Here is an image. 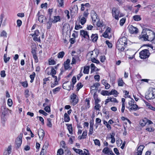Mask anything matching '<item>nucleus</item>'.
<instances>
[{
  "label": "nucleus",
  "mask_w": 155,
  "mask_h": 155,
  "mask_svg": "<svg viewBox=\"0 0 155 155\" xmlns=\"http://www.w3.org/2000/svg\"><path fill=\"white\" fill-rule=\"evenodd\" d=\"M139 37L142 41H151L155 38V33L148 28L144 29Z\"/></svg>",
  "instance_id": "f257e3e1"
},
{
  "label": "nucleus",
  "mask_w": 155,
  "mask_h": 155,
  "mask_svg": "<svg viewBox=\"0 0 155 155\" xmlns=\"http://www.w3.org/2000/svg\"><path fill=\"white\" fill-rule=\"evenodd\" d=\"M127 44V39L125 37H120L117 41L116 47L120 51H123Z\"/></svg>",
  "instance_id": "f03ea898"
},
{
  "label": "nucleus",
  "mask_w": 155,
  "mask_h": 155,
  "mask_svg": "<svg viewBox=\"0 0 155 155\" xmlns=\"http://www.w3.org/2000/svg\"><path fill=\"white\" fill-rule=\"evenodd\" d=\"M145 98L147 100H152L155 98V88H151L149 89L145 95Z\"/></svg>",
  "instance_id": "7ed1b4c3"
},
{
  "label": "nucleus",
  "mask_w": 155,
  "mask_h": 155,
  "mask_svg": "<svg viewBox=\"0 0 155 155\" xmlns=\"http://www.w3.org/2000/svg\"><path fill=\"white\" fill-rule=\"evenodd\" d=\"M120 10L119 8L114 7L112 8V14L113 17L117 20H119V17L121 16H120Z\"/></svg>",
  "instance_id": "20e7f679"
},
{
  "label": "nucleus",
  "mask_w": 155,
  "mask_h": 155,
  "mask_svg": "<svg viewBox=\"0 0 155 155\" xmlns=\"http://www.w3.org/2000/svg\"><path fill=\"white\" fill-rule=\"evenodd\" d=\"M99 51L97 49L94 50L93 51L88 52L87 54L86 58H87L89 59V58H96L98 54Z\"/></svg>",
  "instance_id": "39448f33"
},
{
  "label": "nucleus",
  "mask_w": 155,
  "mask_h": 155,
  "mask_svg": "<svg viewBox=\"0 0 155 155\" xmlns=\"http://www.w3.org/2000/svg\"><path fill=\"white\" fill-rule=\"evenodd\" d=\"M139 54L141 59H145L148 58L149 57L150 53L148 50L145 49L141 51L140 52Z\"/></svg>",
  "instance_id": "423d86ee"
},
{
  "label": "nucleus",
  "mask_w": 155,
  "mask_h": 155,
  "mask_svg": "<svg viewBox=\"0 0 155 155\" xmlns=\"http://www.w3.org/2000/svg\"><path fill=\"white\" fill-rule=\"evenodd\" d=\"M37 16L38 17V20L42 23H45L46 21V18L43 15H40V12L38 11Z\"/></svg>",
  "instance_id": "0eeeda50"
},
{
  "label": "nucleus",
  "mask_w": 155,
  "mask_h": 155,
  "mask_svg": "<svg viewBox=\"0 0 155 155\" xmlns=\"http://www.w3.org/2000/svg\"><path fill=\"white\" fill-rule=\"evenodd\" d=\"M22 134H20L17 138L16 142L17 145V147L18 148H19L22 143Z\"/></svg>",
  "instance_id": "6e6552de"
},
{
  "label": "nucleus",
  "mask_w": 155,
  "mask_h": 155,
  "mask_svg": "<svg viewBox=\"0 0 155 155\" xmlns=\"http://www.w3.org/2000/svg\"><path fill=\"white\" fill-rule=\"evenodd\" d=\"M128 28L129 31L131 34H136L138 32L137 28L132 25H129Z\"/></svg>",
  "instance_id": "1a4fd4ad"
},
{
  "label": "nucleus",
  "mask_w": 155,
  "mask_h": 155,
  "mask_svg": "<svg viewBox=\"0 0 155 155\" xmlns=\"http://www.w3.org/2000/svg\"><path fill=\"white\" fill-rule=\"evenodd\" d=\"M71 99L72 100V103L73 105H75L78 102V97L77 95L74 94H73L71 96Z\"/></svg>",
  "instance_id": "9d476101"
},
{
  "label": "nucleus",
  "mask_w": 155,
  "mask_h": 155,
  "mask_svg": "<svg viewBox=\"0 0 155 155\" xmlns=\"http://www.w3.org/2000/svg\"><path fill=\"white\" fill-rule=\"evenodd\" d=\"M40 33L38 30H36L35 31V32L31 35L34 37L33 40L35 41H39L40 40V37H38Z\"/></svg>",
  "instance_id": "9b49d317"
},
{
  "label": "nucleus",
  "mask_w": 155,
  "mask_h": 155,
  "mask_svg": "<svg viewBox=\"0 0 155 155\" xmlns=\"http://www.w3.org/2000/svg\"><path fill=\"white\" fill-rule=\"evenodd\" d=\"M102 152L105 154L111 155H114L112 150L107 147L104 148L102 150Z\"/></svg>",
  "instance_id": "f8f14e48"
},
{
  "label": "nucleus",
  "mask_w": 155,
  "mask_h": 155,
  "mask_svg": "<svg viewBox=\"0 0 155 155\" xmlns=\"http://www.w3.org/2000/svg\"><path fill=\"white\" fill-rule=\"evenodd\" d=\"M80 35L84 38L88 39H90V37L88 35V32L86 31H85L83 30H81L80 32Z\"/></svg>",
  "instance_id": "ddd939ff"
},
{
  "label": "nucleus",
  "mask_w": 155,
  "mask_h": 155,
  "mask_svg": "<svg viewBox=\"0 0 155 155\" xmlns=\"http://www.w3.org/2000/svg\"><path fill=\"white\" fill-rule=\"evenodd\" d=\"M91 15L93 23L94 24L96 22V20L97 19L98 17L95 12L94 10L91 11Z\"/></svg>",
  "instance_id": "4468645a"
},
{
  "label": "nucleus",
  "mask_w": 155,
  "mask_h": 155,
  "mask_svg": "<svg viewBox=\"0 0 155 155\" xmlns=\"http://www.w3.org/2000/svg\"><path fill=\"white\" fill-rule=\"evenodd\" d=\"M144 147L143 145H140L137 148V152H136L137 155H141L143 150Z\"/></svg>",
  "instance_id": "2eb2a0df"
},
{
  "label": "nucleus",
  "mask_w": 155,
  "mask_h": 155,
  "mask_svg": "<svg viewBox=\"0 0 155 155\" xmlns=\"http://www.w3.org/2000/svg\"><path fill=\"white\" fill-rule=\"evenodd\" d=\"M68 82V81L65 82L63 84V88L64 89H66L68 91H70L71 89V82L70 84L67 86L66 84Z\"/></svg>",
  "instance_id": "dca6fc26"
},
{
  "label": "nucleus",
  "mask_w": 155,
  "mask_h": 155,
  "mask_svg": "<svg viewBox=\"0 0 155 155\" xmlns=\"http://www.w3.org/2000/svg\"><path fill=\"white\" fill-rule=\"evenodd\" d=\"M9 110L7 108H6L4 106H3L1 107V112L2 114L4 116L7 113L8 111Z\"/></svg>",
  "instance_id": "f3484780"
},
{
  "label": "nucleus",
  "mask_w": 155,
  "mask_h": 155,
  "mask_svg": "<svg viewBox=\"0 0 155 155\" xmlns=\"http://www.w3.org/2000/svg\"><path fill=\"white\" fill-rule=\"evenodd\" d=\"M91 40L93 42H96L97 41L98 38V36L97 34H92L91 37Z\"/></svg>",
  "instance_id": "a211bd4d"
},
{
  "label": "nucleus",
  "mask_w": 155,
  "mask_h": 155,
  "mask_svg": "<svg viewBox=\"0 0 155 155\" xmlns=\"http://www.w3.org/2000/svg\"><path fill=\"white\" fill-rule=\"evenodd\" d=\"M38 134L39 138L42 139H43L45 135V132L44 130L42 129L39 130L38 131Z\"/></svg>",
  "instance_id": "6ab92c4d"
},
{
  "label": "nucleus",
  "mask_w": 155,
  "mask_h": 155,
  "mask_svg": "<svg viewBox=\"0 0 155 155\" xmlns=\"http://www.w3.org/2000/svg\"><path fill=\"white\" fill-rule=\"evenodd\" d=\"M144 102L147 108L153 111H155V107H153L150 103L146 101H144Z\"/></svg>",
  "instance_id": "aec40b11"
},
{
  "label": "nucleus",
  "mask_w": 155,
  "mask_h": 155,
  "mask_svg": "<svg viewBox=\"0 0 155 155\" xmlns=\"http://www.w3.org/2000/svg\"><path fill=\"white\" fill-rule=\"evenodd\" d=\"M70 60L67 59L66 61L64 63V66L65 70L68 69L70 67Z\"/></svg>",
  "instance_id": "412c9836"
},
{
  "label": "nucleus",
  "mask_w": 155,
  "mask_h": 155,
  "mask_svg": "<svg viewBox=\"0 0 155 155\" xmlns=\"http://www.w3.org/2000/svg\"><path fill=\"white\" fill-rule=\"evenodd\" d=\"M87 134V131L85 130L83 132L81 136L78 137V139L79 140H81L82 139H85L86 138Z\"/></svg>",
  "instance_id": "4be33fe9"
},
{
  "label": "nucleus",
  "mask_w": 155,
  "mask_h": 155,
  "mask_svg": "<svg viewBox=\"0 0 155 155\" xmlns=\"http://www.w3.org/2000/svg\"><path fill=\"white\" fill-rule=\"evenodd\" d=\"M133 19L136 21H139L141 20L140 16L138 15H135L133 17Z\"/></svg>",
  "instance_id": "5701e85b"
},
{
  "label": "nucleus",
  "mask_w": 155,
  "mask_h": 155,
  "mask_svg": "<svg viewBox=\"0 0 155 155\" xmlns=\"http://www.w3.org/2000/svg\"><path fill=\"white\" fill-rule=\"evenodd\" d=\"M66 125L68 127V129L69 131L70 134H73V129L71 124H66Z\"/></svg>",
  "instance_id": "b1692460"
},
{
  "label": "nucleus",
  "mask_w": 155,
  "mask_h": 155,
  "mask_svg": "<svg viewBox=\"0 0 155 155\" xmlns=\"http://www.w3.org/2000/svg\"><path fill=\"white\" fill-rule=\"evenodd\" d=\"M70 119L68 114L65 113L64 114V121L65 122H68L70 121Z\"/></svg>",
  "instance_id": "393cba45"
},
{
  "label": "nucleus",
  "mask_w": 155,
  "mask_h": 155,
  "mask_svg": "<svg viewBox=\"0 0 155 155\" xmlns=\"http://www.w3.org/2000/svg\"><path fill=\"white\" fill-rule=\"evenodd\" d=\"M125 83L122 78H119L118 80V85L119 86H123Z\"/></svg>",
  "instance_id": "a878e982"
},
{
  "label": "nucleus",
  "mask_w": 155,
  "mask_h": 155,
  "mask_svg": "<svg viewBox=\"0 0 155 155\" xmlns=\"http://www.w3.org/2000/svg\"><path fill=\"white\" fill-rule=\"evenodd\" d=\"M60 21V17L59 16H55L54 17V20L52 21V22L54 23Z\"/></svg>",
  "instance_id": "bb28decb"
},
{
  "label": "nucleus",
  "mask_w": 155,
  "mask_h": 155,
  "mask_svg": "<svg viewBox=\"0 0 155 155\" xmlns=\"http://www.w3.org/2000/svg\"><path fill=\"white\" fill-rule=\"evenodd\" d=\"M138 108V106L136 104H133L131 106V107L129 109V110L131 111L132 110H137Z\"/></svg>",
  "instance_id": "cd10ccee"
},
{
  "label": "nucleus",
  "mask_w": 155,
  "mask_h": 155,
  "mask_svg": "<svg viewBox=\"0 0 155 155\" xmlns=\"http://www.w3.org/2000/svg\"><path fill=\"white\" fill-rule=\"evenodd\" d=\"M78 8L77 5H74L72 7V10L71 11V13H75L76 12L78 11Z\"/></svg>",
  "instance_id": "c85d7f7f"
},
{
  "label": "nucleus",
  "mask_w": 155,
  "mask_h": 155,
  "mask_svg": "<svg viewBox=\"0 0 155 155\" xmlns=\"http://www.w3.org/2000/svg\"><path fill=\"white\" fill-rule=\"evenodd\" d=\"M90 68L89 66L85 67L84 68L83 72L84 74H88L89 73Z\"/></svg>",
  "instance_id": "c756f323"
},
{
  "label": "nucleus",
  "mask_w": 155,
  "mask_h": 155,
  "mask_svg": "<svg viewBox=\"0 0 155 155\" xmlns=\"http://www.w3.org/2000/svg\"><path fill=\"white\" fill-rule=\"evenodd\" d=\"M65 54V53L64 51H62L59 52L58 54V58H62L64 56Z\"/></svg>",
  "instance_id": "7c9ffc66"
},
{
  "label": "nucleus",
  "mask_w": 155,
  "mask_h": 155,
  "mask_svg": "<svg viewBox=\"0 0 155 155\" xmlns=\"http://www.w3.org/2000/svg\"><path fill=\"white\" fill-rule=\"evenodd\" d=\"M35 76V72H33L30 75V78H31L30 82L32 83L34 79Z\"/></svg>",
  "instance_id": "2f4dec72"
},
{
  "label": "nucleus",
  "mask_w": 155,
  "mask_h": 155,
  "mask_svg": "<svg viewBox=\"0 0 155 155\" xmlns=\"http://www.w3.org/2000/svg\"><path fill=\"white\" fill-rule=\"evenodd\" d=\"M119 93L115 89H112L111 91L109 92V94L110 95L112 94L117 95Z\"/></svg>",
  "instance_id": "473e14b6"
},
{
  "label": "nucleus",
  "mask_w": 155,
  "mask_h": 155,
  "mask_svg": "<svg viewBox=\"0 0 155 155\" xmlns=\"http://www.w3.org/2000/svg\"><path fill=\"white\" fill-rule=\"evenodd\" d=\"M7 54H5L3 57L4 61L5 63H6L8 61L10 58L9 57L7 58Z\"/></svg>",
  "instance_id": "72a5a7b5"
},
{
  "label": "nucleus",
  "mask_w": 155,
  "mask_h": 155,
  "mask_svg": "<svg viewBox=\"0 0 155 155\" xmlns=\"http://www.w3.org/2000/svg\"><path fill=\"white\" fill-rule=\"evenodd\" d=\"M100 86V84L98 83H96L94 84L93 86H91V88H95L94 89H93V90H96L97 89V87Z\"/></svg>",
  "instance_id": "f704fd0d"
},
{
  "label": "nucleus",
  "mask_w": 155,
  "mask_h": 155,
  "mask_svg": "<svg viewBox=\"0 0 155 155\" xmlns=\"http://www.w3.org/2000/svg\"><path fill=\"white\" fill-rule=\"evenodd\" d=\"M47 126L49 127H52V124L51 122V119L50 118H48L47 119Z\"/></svg>",
  "instance_id": "c9c22d12"
},
{
  "label": "nucleus",
  "mask_w": 155,
  "mask_h": 155,
  "mask_svg": "<svg viewBox=\"0 0 155 155\" xmlns=\"http://www.w3.org/2000/svg\"><path fill=\"white\" fill-rule=\"evenodd\" d=\"M126 21V18H122L120 20V26H122Z\"/></svg>",
  "instance_id": "e433bc0d"
},
{
  "label": "nucleus",
  "mask_w": 155,
  "mask_h": 155,
  "mask_svg": "<svg viewBox=\"0 0 155 155\" xmlns=\"http://www.w3.org/2000/svg\"><path fill=\"white\" fill-rule=\"evenodd\" d=\"M61 89V87H58L52 90L53 93L54 94H56L57 92H59Z\"/></svg>",
  "instance_id": "4c0bfd02"
},
{
  "label": "nucleus",
  "mask_w": 155,
  "mask_h": 155,
  "mask_svg": "<svg viewBox=\"0 0 155 155\" xmlns=\"http://www.w3.org/2000/svg\"><path fill=\"white\" fill-rule=\"evenodd\" d=\"M73 149L75 152L80 154H81V153H82L83 152L82 150L79 149H76L75 148H73Z\"/></svg>",
  "instance_id": "58836bf2"
},
{
  "label": "nucleus",
  "mask_w": 155,
  "mask_h": 155,
  "mask_svg": "<svg viewBox=\"0 0 155 155\" xmlns=\"http://www.w3.org/2000/svg\"><path fill=\"white\" fill-rule=\"evenodd\" d=\"M7 33L6 32L4 31H3L0 34V36L1 37H7Z\"/></svg>",
  "instance_id": "ea45409f"
},
{
  "label": "nucleus",
  "mask_w": 155,
  "mask_h": 155,
  "mask_svg": "<svg viewBox=\"0 0 155 155\" xmlns=\"http://www.w3.org/2000/svg\"><path fill=\"white\" fill-rule=\"evenodd\" d=\"M94 143L96 145H97L98 146H100L101 143L100 141L98 139H95L94 140Z\"/></svg>",
  "instance_id": "a19ab883"
},
{
  "label": "nucleus",
  "mask_w": 155,
  "mask_h": 155,
  "mask_svg": "<svg viewBox=\"0 0 155 155\" xmlns=\"http://www.w3.org/2000/svg\"><path fill=\"white\" fill-rule=\"evenodd\" d=\"M20 83L22 86L24 87H26L28 86V84L27 81L21 82Z\"/></svg>",
  "instance_id": "79ce46f5"
},
{
  "label": "nucleus",
  "mask_w": 155,
  "mask_h": 155,
  "mask_svg": "<svg viewBox=\"0 0 155 155\" xmlns=\"http://www.w3.org/2000/svg\"><path fill=\"white\" fill-rule=\"evenodd\" d=\"M114 134L113 133L110 135V138L111 139V142L112 143H114L115 142V139L114 137Z\"/></svg>",
  "instance_id": "37998d69"
},
{
  "label": "nucleus",
  "mask_w": 155,
  "mask_h": 155,
  "mask_svg": "<svg viewBox=\"0 0 155 155\" xmlns=\"http://www.w3.org/2000/svg\"><path fill=\"white\" fill-rule=\"evenodd\" d=\"M53 12L52 8L48 9V14L49 16V17L50 18H51V15Z\"/></svg>",
  "instance_id": "c03bdc74"
},
{
  "label": "nucleus",
  "mask_w": 155,
  "mask_h": 155,
  "mask_svg": "<svg viewBox=\"0 0 155 155\" xmlns=\"http://www.w3.org/2000/svg\"><path fill=\"white\" fill-rule=\"evenodd\" d=\"M83 86V85H82L81 83V82L78 83L77 85V91H78Z\"/></svg>",
  "instance_id": "a18cd8bd"
},
{
  "label": "nucleus",
  "mask_w": 155,
  "mask_h": 155,
  "mask_svg": "<svg viewBox=\"0 0 155 155\" xmlns=\"http://www.w3.org/2000/svg\"><path fill=\"white\" fill-rule=\"evenodd\" d=\"M86 20L84 17H82L80 20V23L82 25H83L84 24H85L86 22Z\"/></svg>",
  "instance_id": "49530a36"
},
{
  "label": "nucleus",
  "mask_w": 155,
  "mask_h": 155,
  "mask_svg": "<svg viewBox=\"0 0 155 155\" xmlns=\"http://www.w3.org/2000/svg\"><path fill=\"white\" fill-rule=\"evenodd\" d=\"M96 105L94 107V109L96 110L100 111L99 108L101 107V106L100 105L98 104L97 102H95Z\"/></svg>",
  "instance_id": "de8ad7c7"
},
{
  "label": "nucleus",
  "mask_w": 155,
  "mask_h": 155,
  "mask_svg": "<svg viewBox=\"0 0 155 155\" xmlns=\"http://www.w3.org/2000/svg\"><path fill=\"white\" fill-rule=\"evenodd\" d=\"M59 4V6L63 7L64 6L63 0H57Z\"/></svg>",
  "instance_id": "09e8293b"
},
{
  "label": "nucleus",
  "mask_w": 155,
  "mask_h": 155,
  "mask_svg": "<svg viewBox=\"0 0 155 155\" xmlns=\"http://www.w3.org/2000/svg\"><path fill=\"white\" fill-rule=\"evenodd\" d=\"M4 152H6L7 153H8V154H9L11 152V146H9L7 149V150Z\"/></svg>",
  "instance_id": "8fccbe9b"
},
{
  "label": "nucleus",
  "mask_w": 155,
  "mask_h": 155,
  "mask_svg": "<svg viewBox=\"0 0 155 155\" xmlns=\"http://www.w3.org/2000/svg\"><path fill=\"white\" fill-rule=\"evenodd\" d=\"M102 94L103 95H110L109 93L107 91H103L101 92Z\"/></svg>",
  "instance_id": "3c124183"
},
{
  "label": "nucleus",
  "mask_w": 155,
  "mask_h": 155,
  "mask_svg": "<svg viewBox=\"0 0 155 155\" xmlns=\"http://www.w3.org/2000/svg\"><path fill=\"white\" fill-rule=\"evenodd\" d=\"M64 152L62 149H59L57 152V155H62L63 154Z\"/></svg>",
  "instance_id": "603ef678"
},
{
  "label": "nucleus",
  "mask_w": 155,
  "mask_h": 155,
  "mask_svg": "<svg viewBox=\"0 0 155 155\" xmlns=\"http://www.w3.org/2000/svg\"><path fill=\"white\" fill-rule=\"evenodd\" d=\"M147 121L146 120H142L140 122V124L142 126H144L146 124Z\"/></svg>",
  "instance_id": "864d4df0"
},
{
  "label": "nucleus",
  "mask_w": 155,
  "mask_h": 155,
  "mask_svg": "<svg viewBox=\"0 0 155 155\" xmlns=\"http://www.w3.org/2000/svg\"><path fill=\"white\" fill-rule=\"evenodd\" d=\"M44 110L47 112L49 113L51 111L50 107L48 106H47L45 107Z\"/></svg>",
  "instance_id": "5fc2aeb1"
},
{
  "label": "nucleus",
  "mask_w": 155,
  "mask_h": 155,
  "mask_svg": "<svg viewBox=\"0 0 155 155\" xmlns=\"http://www.w3.org/2000/svg\"><path fill=\"white\" fill-rule=\"evenodd\" d=\"M39 112L45 116H46L48 115V114L45 112L44 110H39Z\"/></svg>",
  "instance_id": "6e6d98bb"
},
{
  "label": "nucleus",
  "mask_w": 155,
  "mask_h": 155,
  "mask_svg": "<svg viewBox=\"0 0 155 155\" xmlns=\"http://www.w3.org/2000/svg\"><path fill=\"white\" fill-rule=\"evenodd\" d=\"M12 101L11 99L9 98L8 100V104L11 107L12 105Z\"/></svg>",
  "instance_id": "4d7b16f0"
},
{
  "label": "nucleus",
  "mask_w": 155,
  "mask_h": 155,
  "mask_svg": "<svg viewBox=\"0 0 155 155\" xmlns=\"http://www.w3.org/2000/svg\"><path fill=\"white\" fill-rule=\"evenodd\" d=\"M91 73H92L94 71L95 68L96 67H95L94 64H91Z\"/></svg>",
  "instance_id": "13d9d810"
},
{
  "label": "nucleus",
  "mask_w": 155,
  "mask_h": 155,
  "mask_svg": "<svg viewBox=\"0 0 155 155\" xmlns=\"http://www.w3.org/2000/svg\"><path fill=\"white\" fill-rule=\"evenodd\" d=\"M93 58L91 59V60L92 62L96 63L97 64H99L100 63V61L97 60L95 58Z\"/></svg>",
  "instance_id": "bf43d9fd"
},
{
  "label": "nucleus",
  "mask_w": 155,
  "mask_h": 155,
  "mask_svg": "<svg viewBox=\"0 0 155 155\" xmlns=\"http://www.w3.org/2000/svg\"><path fill=\"white\" fill-rule=\"evenodd\" d=\"M97 25L99 27H101L103 26V24L101 23L100 21H98L97 22Z\"/></svg>",
  "instance_id": "052dcab7"
},
{
  "label": "nucleus",
  "mask_w": 155,
  "mask_h": 155,
  "mask_svg": "<svg viewBox=\"0 0 155 155\" xmlns=\"http://www.w3.org/2000/svg\"><path fill=\"white\" fill-rule=\"evenodd\" d=\"M106 43L107 45L110 48H111L112 46V44L110 43L109 41L107 40L106 41Z\"/></svg>",
  "instance_id": "680f3d73"
},
{
  "label": "nucleus",
  "mask_w": 155,
  "mask_h": 155,
  "mask_svg": "<svg viewBox=\"0 0 155 155\" xmlns=\"http://www.w3.org/2000/svg\"><path fill=\"white\" fill-rule=\"evenodd\" d=\"M28 93L29 90H28L27 89L25 91V96L26 98L28 97L29 96V95L28 94Z\"/></svg>",
  "instance_id": "e2e57ef3"
},
{
  "label": "nucleus",
  "mask_w": 155,
  "mask_h": 155,
  "mask_svg": "<svg viewBox=\"0 0 155 155\" xmlns=\"http://www.w3.org/2000/svg\"><path fill=\"white\" fill-rule=\"evenodd\" d=\"M93 132V127H90L89 131L88 133L89 135H92Z\"/></svg>",
  "instance_id": "0e129e2a"
},
{
  "label": "nucleus",
  "mask_w": 155,
  "mask_h": 155,
  "mask_svg": "<svg viewBox=\"0 0 155 155\" xmlns=\"http://www.w3.org/2000/svg\"><path fill=\"white\" fill-rule=\"evenodd\" d=\"M22 23V22L21 21L20 19H18L17 21V25L19 27H20Z\"/></svg>",
  "instance_id": "69168bd1"
},
{
  "label": "nucleus",
  "mask_w": 155,
  "mask_h": 155,
  "mask_svg": "<svg viewBox=\"0 0 155 155\" xmlns=\"http://www.w3.org/2000/svg\"><path fill=\"white\" fill-rule=\"evenodd\" d=\"M0 75L1 77H5L6 76L5 71L4 70L1 71L0 73Z\"/></svg>",
  "instance_id": "338daca9"
},
{
  "label": "nucleus",
  "mask_w": 155,
  "mask_h": 155,
  "mask_svg": "<svg viewBox=\"0 0 155 155\" xmlns=\"http://www.w3.org/2000/svg\"><path fill=\"white\" fill-rule=\"evenodd\" d=\"M76 82V78L75 76H74L72 79V84H75Z\"/></svg>",
  "instance_id": "774afa93"
}]
</instances>
